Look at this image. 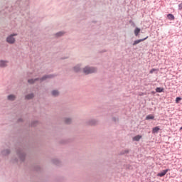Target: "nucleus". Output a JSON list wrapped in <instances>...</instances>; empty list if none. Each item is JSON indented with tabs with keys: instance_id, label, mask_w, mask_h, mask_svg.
Instances as JSON below:
<instances>
[{
	"instance_id": "1",
	"label": "nucleus",
	"mask_w": 182,
	"mask_h": 182,
	"mask_svg": "<svg viewBox=\"0 0 182 182\" xmlns=\"http://www.w3.org/2000/svg\"><path fill=\"white\" fill-rule=\"evenodd\" d=\"M16 154L18 158L15 159V161H20L21 163L25 161V159L26 157V152L25 151V149L23 148H19L17 149Z\"/></svg>"
},
{
	"instance_id": "2",
	"label": "nucleus",
	"mask_w": 182,
	"mask_h": 182,
	"mask_svg": "<svg viewBox=\"0 0 182 182\" xmlns=\"http://www.w3.org/2000/svg\"><path fill=\"white\" fill-rule=\"evenodd\" d=\"M15 36H18V33H12L9 35L6 38L7 43H9V45H14V43L16 42V38H15Z\"/></svg>"
},
{
	"instance_id": "3",
	"label": "nucleus",
	"mask_w": 182,
	"mask_h": 182,
	"mask_svg": "<svg viewBox=\"0 0 182 182\" xmlns=\"http://www.w3.org/2000/svg\"><path fill=\"white\" fill-rule=\"evenodd\" d=\"M97 72V69L95 67L86 66L83 68V73L85 75H90V73H95Z\"/></svg>"
},
{
	"instance_id": "4",
	"label": "nucleus",
	"mask_w": 182,
	"mask_h": 182,
	"mask_svg": "<svg viewBox=\"0 0 182 182\" xmlns=\"http://www.w3.org/2000/svg\"><path fill=\"white\" fill-rule=\"evenodd\" d=\"M52 77V75H44L41 78H36V79H30L28 80V83H35V82L40 80V82H43V80H46L48 78Z\"/></svg>"
},
{
	"instance_id": "5",
	"label": "nucleus",
	"mask_w": 182,
	"mask_h": 182,
	"mask_svg": "<svg viewBox=\"0 0 182 182\" xmlns=\"http://www.w3.org/2000/svg\"><path fill=\"white\" fill-rule=\"evenodd\" d=\"M8 66V60H0V68H6Z\"/></svg>"
},
{
	"instance_id": "6",
	"label": "nucleus",
	"mask_w": 182,
	"mask_h": 182,
	"mask_svg": "<svg viewBox=\"0 0 182 182\" xmlns=\"http://www.w3.org/2000/svg\"><path fill=\"white\" fill-rule=\"evenodd\" d=\"M147 38H149V37H146L142 39H139V40L134 41V43H132L133 46H136V45H138V43H140V42H144V41H146V39H147Z\"/></svg>"
},
{
	"instance_id": "7",
	"label": "nucleus",
	"mask_w": 182,
	"mask_h": 182,
	"mask_svg": "<svg viewBox=\"0 0 182 182\" xmlns=\"http://www.w3.org/2000/svg\"><path fill=\"white\" fill-rule=\"evenodd\" d=\"M9 154H11V149H6L1 151V155L3 156H9Z\"/></svg>"
},
{
	"instance_id": "8",
	"label": "nucleus",
	"mask_w": 182,
	"mask_h": 182,
	"mask_svg": "<svg viewBox=\"0 0 182 182\" xmlns=\"http://www.w3.org/2000/svg\"><path fill=\"white\" fill-rule=\"evenodd\" d=\"M8 100H10V102H14V100H16V96L15 95H9L7 96Z\"/></svg>"
},
{
	"instance_id": "9",
	"label": "nucleus",
	"mask_w": 182,
	"mask_h": 182,
	"mask_svg": "<svg viewBox=\"0 0 182 182\" xmlns=\"http://www.w3.org/2000/svg\"><path fill=\"white\" fill-rule=\"evenodd\" d=\"M66 33L65 31H59L55 34V38H61Z\"/></svg>"
},
{
	"instance_id": "10",
	"label": "nucleus",
	"mask_w": 182,
	"mask_h": 182,
	"mask_svg": "<svg viewBox=\"0 0 182 182\" xmlns=\"http://www.w3.org/2000/svg\"><path fill=\"white\" fill-rule=\"evenodd\" d=\"M140 139H141V135H136L133 137V141H140Z\"/></svg>"
},
{
	"instance_id": "11",
	"label": "nucleus",
	"mask_w": 182,
	"mask_h": 182,
	"mask_svg": "<svg viewBox=\"0 0 182 182\" xmlns=\"http://www.w3.org/2000/svg\"><path fill=\"white\" fill-rule=\"evenodd\" d=\"M80 68H81L80 64H78V65H75V66L73 68L74 72H80Z\"/></svg>"
},
{
	"instance_id": "12",
	"label": "nucleus",
	"mask_w": 182,
	"mask_h": 182,
	"mask_svg": "<svg viewBox=\"0 0 182 182\" xmlns=\"http://www.w3.org/2000/svg\"><path fill=\"white\" fill-rule=\"evenodd\" d=\"M33 97H34L33 93H31V94L26 95V99L27 100H31V99H33Z\"/></svg>"
},
{
	"instance_id": "13",
	"label": "nucleus",
	"mask_w": 182,
	"mask_h": 182,
	"mask_svg": "<svg viewBox=\"0 0 182 182\" xmlns=\"http://www.w3.org/2000/svg\"><path fill=\"white\" fill-rule=\"evenodd\" d=\"M166 173L167 171L164 170L162 172L158 173V177H164V176H166Z\"/></svg>"
},
{
	"instance_id": "14",
	"label": "nucleus",
	"mask_w": 182,
	"mask_h": 182,
	"mask_svg": "<svg viewBox=\"0 0 182 182\" xmlns=\"http://www.w3.org/2000/svg\"><path fill=\"white\" fill-rule=\"evenodd\" d=\"M51 95L52 96H54L55 97H56L59 95V91L54 90L51 92Z\"/></svg>"
},
{
	"instance_id": "15",
	"label": "nucleus",
	"mask_w": 182,
	"mask_h": 182,
	"mask_svg": "<svg viewBox=\"0 0 182 182\" xmlns=\"http://www.w3.org/2000/svg\"><path fill=\"white\" fill-rule=\"evenodd\" d=\"M134 32L135 36H139V34L140 33V28L136 27Z\"/></svg>"
},
{
	"instance_id": "16",
	"label": "nucleus",
	"mask_w": 182,
	"mask_h": 182,
	"mask_svg": "<svg viewBox=\"0 0 182 182\" xmlns=\"http://www.w3.org/2000/svg\"><path fill=\"white\" fill-rule=\"evenodd\" d=\"M163 92H164V88H162V87H156V93H161Z\"/></svg>"
},
{
	"instance_id": "17",
	"label": "nucleus",
	"mask_w": 182,
	"mask_h": 182,
	"mask_svg": "<svg viewBox=\"0 0 182 182\" xmlns=\"http://www.w3.org/2000/svg\"><path fill=\"white\" fill-rule=\"evenodd\" d=\"M167 18L169 19V21H174V15L171 14H168Z\"/></svg>"
},
{
	"instance_id": "18",
	"label": "nucleus",
	"mask_w": 182,
	"mask_h": 182,
	"mask_svg": "<svg viewBox=\"0 0 182 182\" xmlns=\"http://www.w3.org/2000/svg\"><path fill=\"white\" fill-rule=\"evenodd\" d=\"M153 119H154L153 114H149L146 117V120H153Z\"/></svg>"
},
{
	"instance_id": "19",
	"label": "nucleus",
	"mask_w": 182,
	"mask_h": 182,
	"mask_svg": "<svg viewBox=\"0 0 182 182\" xmlns=\"http://www.w3.org/2000/svg\"><path fill=\"white\" fill-rule=\"evenodd\" d=\"M64 122L67 124H69L72 123V119H70V118H65L64 119Z\"/></svg>"
},
{
	"instance_id": "20",
	"label": "nucleus",
	"mask_w": 182,
	"mask_h": 182,
	"mask_svg": "<svg viewBox=\"0 0 182 182\" xmlns=\"http://www.w3.org/2000/svg\"><path fill=\"white\" fill-rule=\"evenodd\" d=\"M159 130H160V128L159 127H156L153 128L152 133H159Z\"/></svg>"
},
{
	"instance_id": "21",
	"label": "nucleus",
	"mask_w": 182,
	"mask_h": 182,
	"mask_svg": "<svg viewBox=\"0 0 182 182\" xmlns=\"http://www.w3.org/2000/svg\"><path fill=\"white\" fill-rule=\"evenodd\" d=\"M90 124H96V120L95 119L91 120V122H90Z\"/></svg>"
},
{
	"instance_id": "22",
	"label": "nucleus",
	"mask_w": 182,
	"mask_h": 182,
	"mask_svg": "<svg viewBox=\"0 0 182 182\" xmlns=\"http://www.w3.org/2000/svg\"><path fill=\"white\" fill-rule=\"evenodd\" d=\"M180 100H181V98L180 97H176V103H178V102H180Z\"/></svg>"
},
{
	"instance_id": "23",
	"label": "nucleus",
	"mask_w": 182,
	"mask_h": 182,
	"mask_svg": "<svg viewBox=\"0 0 182 182\" xmlns=\"http://www.w3.org/2000/svg\"><path fill=\"white\" fill-rule=\"evenodd\" d=\"M156 70H157L156 69H154V68H153V69H151L150 71H149V73H154V72H156Z\"/></svg>"
},
{
	"instance_id": "24",
	"label": "nucleus",
	"mask_w": 182,
	"mask_h": 182,
	"mask_svg": "<svg viewBox=\"0 0 182 182\" xmlns=\"http://www.w3.org/2000/svg\"><path fill=\"white\" fill-rule=\"evenodd\" d=\"M178 10L182 11V3L178 4Z\"/></svg>"
},
{
	"instance_id": "25",
	"label": "nucleus",
	"mask_w": 182,
	"mask_h": 182,
	"mask_svg": "<svg viewBox=\"0 0 182 182\" xmlns=\"http://www.w3.org/2000/svg\"><path fill=\"white\" fill-rule=\"evenodd\" d=\"M37 123L36 121H35L34 122H33V124H31V126H35V124Z\"/></svg>"
},
{
	"instance_id": "26",
	"label": "nucleus",
	"mask_w": 182,
	"mask_h": 182,
	"mask_svg": "<svg viewBox=\"0 0 182 182\" xmlns=\"http://www.w3.org/2000/svg\"><path fill=\"white\" fill-rule=\"evenodd\" d=\"M124 153H129V151L125 150V151H124Z\"/></svg>"
},
{
	"instance_id": "27",
	"label": "nucleus",
	"mask_w": 182,
	"mask_h": 182,
	"mask_svg": "<svg viewBox=\"0 0 182 182\" xmlns=\"http://www.w3.org/2000/svg\"><path fill=\"white\" fill-rule=\"evenodd\" d=\"M18 122H22V119H18Z\"/></svg>"
},
{
	"instance_id": "28",
	"label": "nucleus",
	"mask_w": 182,
	"mask_h": 182,
	"mask_svg": "<svg viewBox=\"0 0 182 182\" xmlns=\"http://www.w3.org/2000/svg\"><path fill=\"white\" fill-rule=\"evenodd\" d=\"M181 130H182V127H181Z\"/></svg>"
}]
</instances>
